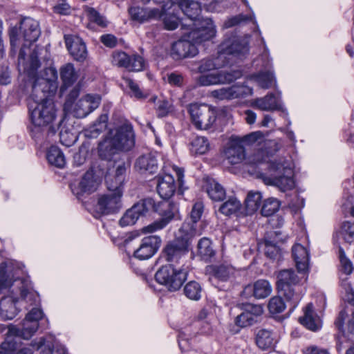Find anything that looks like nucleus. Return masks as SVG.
<instances>
[{
  "label": "nucleus",
  "mask_w": 354,
  "mask_h": 354,
  "mask_svg": "<svg viewBox=\"0 0 354 354\" xmlns=\"http://www.w3.org/2000/svg\"><path fill=\"white\" fill-rule=\"evenodd\" d=\"M268 134H246L241 143L232 144L225 151L231 164H237L245 159L243 145H252L254 153L250 158L249 162L257 164L268 162L270 174L260 175L263 181L268 185L276 187L283 192L292 190L295 187L294 179L295 165L291 158L283 162H271L270 158L283 147L281 141L266 138Z\"/></svg>",
  "instance_id": "obj_1"
},
{
  "label": "nucleus",
  "mask_w": 354,
  "mask_h": 354,
  "mask_svg": "<svg viewBox=\"0 0 354 354\" xmlns=\"http://www.w3.org/2000/svg\"><path fill=\"white\" fill-rule=\"evenodd\" d=\"M160 208L163 211L162 218L143 227L142 231L145 233H153L162 230L174 218L176 207L170 203H163L156 205L151 198L142 200L128 209L120 218V225L121 226L132 225L140 216H145L149 212H158Z\"/></svg>",
  "instance_id": "obj_2"
},
{
  "label": "nucleus",
  "mask_w": 354,
  "mask_h": 354,
  "mask_svg": "<svg viewBox=\"0 0 354 354\" xmlns=\"http://www.w3.org/2000/svg\"><path fill=\"white\" fill-rule=\"evenodd\" d=\"M308 277V272L292 268L280 270L277 274V288L282 292L292 310L299 304L304 294L303 285Z\"/></svg>",
  "instance_id": "obj_3"
},
{
  "label": "nucleus",
  "mask_w": 354,
  "mask_h": 354,
  "mask_svg": "<svg viewBox=\"0 0 354 354\" xmlns=\"http://www.w3.org/2000/svg\"><path fill=\"white\" fill-rule=\"evenodd\" d=\"M41 34L39 24L37 21L30 17L24 18L21 22L19 28L12 27L9 30L10 41L12 51L20 44L21 39L24 41L22 47L20 49L18 64H24L26 59V50H29V46L36 41Z\"/></svg>",
  "instance_id": "obj_4"
},
{
  "label": "nucleus",
  "mask_w": 354,
  "mask_h": 354,
  "mask_svg": "<svg viewBox=\"0 0 354 354\" xmlns=\"http://www.w3.org/2000/svg\"><path fill=\"white\" fill-rule=\"evenodd\" d=\"M187 230H190L187 224L181 226L176 238L168 242L162 250L163 258L173 266L180 263L188 253L189 246L193 237Z\"/></svg>",
  "instance_id": "obj_5"
},
{
  "label": "nucleus",
  "mask_w": 354,
  "mask_h": 354,
  "mask_svg": "<svg viewBox=\"0 0 354 354\" xmlns=\"http://www.w3.org/2000/svg\"><path fill=\"white\" fill-rule=\"evenodd\" d=\"M134 145V134H107L99 144V156L102 159L110 160L118 151H129Z\"/></svg>",
  "instance_id": "obj_6"
},
{
  "label": "nucleus",
  "mask_w": 354,
  "mask_h": 354,
  "mask_svg": "<svg viewBox=\"0 0 354 354\" xmlns=\"http://www.w3.org/2000/svg\"><path fill=\"white\" fill-rule=\"evenodd\" d=\"M187 277V270L176 269L172 264L162 266L155 274L156 281L164 285L169 291L179 290Z\"/></svg>",
  "instance_id": "obj_7"
},
{
  "label": "nucleus",
  "mask_w": 354,
  "mask_h": 354,
  "mask_svg": "<svg viewBox=\"0 0 354 354\" xmlns=\"http://www.w3.org/2000/svg\"><path fill=\"white\" fill-rule=\"evenodd\" d=\"M189 113L192 122L199 131L207 130L214 123L216 118V109L206 104H191Z\"/></svg>",
  "instance_id": "obj_8"
},
{
  "label": "nucleus",
  "mask_w": 354,
  "mask_h": 354,
  "mask_svg": "<svg viewBox=\"0 0 354 354\" xmlns=\"http://www.w3.org/2000/svg\"><path fill=\"white\" fill-rule=\"evenodd\" d=\"M183 28L190 30L185 37L195 44L208 41L216 35L215 26L209 18L198 19L193 24H183Z\"/></svg>",
  "instance_id": "obj_9"
},
{
  "label": "nucleus",
  "mask_w": 354,
  "mask_h": 354,
  "mask_svg": "<svg viewBox=\"0 0 354 354\" xmlns=\"http://www.w3.org/2000/svg\"><path fill=\"white\" fill-rule=\"evenodd\" d=\"M24 67V71L27 73L28 76L32 78H36V73L37 69L40 66V62L38 59V51L34 49L30 55L28 62L24 61V64H21L19 66ZM37 79H42L49 83V84H54L57 88V71L55 68L50 66L46 68L41 73L40 76H37Z\"/></svg>",
  "instance_id": "obj_10"
},
{
  "label": "nucleus",
  "mask_w": 354,
  "mask_h": 354,
  "mask_svg": "<svg viewBox=\"0 0 354 354\" xmlns=\"http://www.w3.org/2000/svg\"><path fill=\"white\" fill-rule=\"evenodd\" d=\"M29 111L31 122L36 127H45L49 124L55 115L53 102L29 104Z\"/></svg>",
  "instance_id": "obj_11"
},
{
  "label": "nucleus",
  "mask_w": 354,
  "mask_h": 354,
  "mask_svg": "<svg viewBox=\"0 0 354 354\" xmlns=\"http://www.w3.org/2000/svg\"><path fill=\"white\" fill-rule=\"evenodd\" d=\"M112 64L129 71L139 72L145 69V61L139 55H129L123 51H115L112 54Z\"/></svg>",
  "instance_id": "obj_12"
},
{
  "label": "nucleus",
  "mask_w": 354,
  "mask_h": 354,
  "mask_svg": "<svg viewBox=\"0 0 354 354\" xmlns=\"http://www.w3.org/2000/svg\"><path fill=\"white\" fill-rule=\"evenodd\" d=\"M57 88L54 84H49L48 82L42 79L35 78L32 86L30 104L44 103L52 102L51 97L55 94Z\"/></svg>",
  "instance_id": "obj_13"
},
{
  "label": "nucleus",
  "mask_w": 354,
  "mask_h": 354,
  "mask_svg": "<svg viewBox=\"0 0 354 354\" xmlns=\"http://www.w3.org/2000/svg\"><path fill=\"white\" fill-rule=\"evenodd\" d=\"M122 191H112L101 196L95 206L97 212L101 215L116 212L122 206Z\"/></svg>",
  "instance_id": "obj_14"
},
{
  "label": "nucleus",
  "mask_w": 354,
  "mask_h": 354,
  "mask_svg": "<svg viewBox=\"0 0 354 354\" xmlns=\"http://www.w3.org/2000/svg\"><path fill=\"white\" fill-rule=\"evenodd\" d=\"M250 36L233 35L225 42V48L223 54L232 55L236 57H241L249 52V41Z\"/></svg>",
  "instance_id": "obj_15"
},
{
  "label": "nucleus",
  "mask_w": 354,
  "mask_h": 354,
  "mask_svg": "<svg viewBox=\"0 0 354 354\" xmlns=\"http://www.w3.org/2000/svg\"><path fill=\"white\" fill-rule=\"evenodd\" d=\"M129 167L124 162L116 163L112 170L106 176V184L109 192L122 191L127 177V169Z\"/></svg>",
  "instance_id": "obj_16"
},
{
  "label": "nucleus",
  "mask_w": 354,
  "mask_h": 354,
  "mask_svg": "<svg viewBox=\"0 0 354 354\" xmlns=\"http://www.w3.org/2000/svg\"><path fill=\"white\" fill-rule=\"evenodd\" d=\"M186 36L174 42L171 48V57L176 60L185 58L193 57L198 53V48L196 44Z\"/></svg>",
  "instance_id": "obj_17"
},
{
  "label": "nucleus",
  "mask_w": 354,
  "mask_h": 354,
  "mask_svg": "<svg viewBox=\"0 0 354 354\" xmlns=\"http://www.w3.org/2000/svg\"><path fill=\"white\" fill-rule=\"evenodd\" d=\"M204 205L201 201L196 202L192 207L190 212V218L186 220L182 225L184 226L187 224L190 230H187L189 234H192V237L198 236L202 234L205 224L203 222H199L203 213Z\"/></svg>",
  "instance_id": "obj_18"
},
{
  "label": "nucleus",
  "mask_w": 354,
  "mask_h": 354,
  "mask_svg": "<svg viewBox=\"0 0 354 354\" xmlns=\"http://www.w3.org/2000/svg\"><path fill=\"white\" fill-rule=\"evenodd\" d=\"M100 100V95L88 94L75 102L71 112L76 118H84L98 107Z\"/></svg>",
  "instance_id": "obj_19"
},
{
  "label": "nucleus",
  "mask_w": 354,
  "mask_h": 354,
  "mask_svg": "<svg viewBox=\"0 0 354 354\" xmlns=\"http://www.w3.org/2000/svg\"><path fill=\"white\" fill-rule=\"evenodd\" d=\"M100 184L92 169L87 171L77 184L71 185L73 193L79 196L82 194H90L97 190Z\"/></svg>",
  "instance_id": "obj_20"
},
{
  "label": "nucleus",
  "mask_w": 354,
  "mask_h": 354,
  "mask_svg": "<svg viewBox=\"0 0 354 354\" xmlns=\"http://www.w3.org/2000/svg\"><path fill=\"white\" fill-rule=\"evenodd\" d=\"M161 239L158 236H149L142 239L140 247L134 251V257L140 260L151 257L158 250Z\"/></svg>",
  "instance_id": "obj_21"
},
{
  "label": "nucleus",
  "mask_w": 354,
  "mask_h": 354,
  "mask_svg": "<svg viewBox=\"0 0 354 354\" xmlns=\"http://www.w3.org/2000/svg\"><path fill=\"white\" fill-rule=\"evenodd\" d=\"M263 310L260 305L247 304L243 312L239 315L235 319V324L241 328L252 325L257 318L263 314Z\"/></svg>",
  "instance_id": "obj_22"
},
{
  "label": "nucleus",
  "mask_w": 354,
  "mask_h": 354,
  "mask_svg": "<svg viewBox=\"0 0 354 354\" xmlns=\"http://www.w3.org/2000/svg\"><path fill=\"white\" fill-rule=\"evenodd\" d=\"M272 291V288L268 281L259 279L252 285L246 286L242 292V295L245 298L253 296L256 299H260L268 297Z\"/></svg>",
  "instance_id": "obj_23"
},
{
  "label": "nucleus",
  "mask_w": 354,
  "mask_h": 354,
  "mask_svg": "<svg viewBox=\"0 0 354 354\" xmlns=\"http://www.w3.org/2000/svg\"><path fill=\"white\" fill-rule=\"evenodd\" d=\"M65 43L71 56L77 61H84L87 57V50L84 42L76 35L64 36Z\"/></svg>",
  "instance_id": "obj_24"
},
{
  "label": "nucleus",
  "mask_w": 354,
  "mask_h": 354,
  "mask_svg": "<svg viewBox=\"0 0 354 354\" xmlns=\"http://www.w3.org/2000/svg\"><path fill=\"white\" fill-rule=\"evenodd\" d=\"M176 7L180 9L187 17V19H182V26L183 24H193V23L196 22L198 19H203L199 17L201 6L198 2L189 0L180 1L176 3Z\"/></svg>",
  "instance_id": "obj_25"
},
{
  "label": "nucleus",
  "mask_w": 354,
  "mask_h": 354,
  "mask_svg": "<svg viewBox=\"0 0 354 354\" xmlns=\"http://www.w3.org/2000/svg\"><path fill=\"white\" fill-rule=\"evenodd\" d=\"M292 254L297 270H306L309 272L310 253L308 243L304 245L296 243L292 248Z\"/></svg>",
  "instance_id": "obj_26"
},
{
  "label": "nucleus",
  "mask_w": 354,
  "mask_h": 354,
  "mask_svg": "<svg viewBox=\"0 0 354 354\" xmlns=\"http://www.w3.org/2000/svg\"><path fill=\"white\" fill-rule=\"evenodd\" d=\"M129 12L131 19L139 23L158 19L162 14L159 8H144L140 7L131 8Z\"/></svg>",
  "instance_id": "obj_27"
},
{
  "label": "nucleus",
  "mask_w": 354,
  "mask_h": 354,
  "mask_svg": "<svg viewBox=\"0 0 354 354\" xmlns=\"http://www.w3.org/2000/svg\"><path fill=\"white\" fill-rule=\"evenodd\" d=\"M252 105L262 111H270L282 109L280 96L269 93L263 97L254 99Z\"/></svg>",
  "instance_id": "obj_28"
},
{
  "label": "nucleus",
  "mask_w": 354,
  "mask_h": 354,
  "mask_svg": "<svg viewBox=\"0 0 354 354\" xmlns=\"http://www.w3.org/2000/svg\"><path fill=\"white\" fill-rule=\"evenodd\" d=\"M176 8V3L171 0V1L163 4L160 9L162 13L160 18L162 17L165 28L169 30H175L180 22L179 18L174 13Z\"/></svg>",
  "instance_id": "obj_29"
},
{
  "label": "nucleus",
  "mask_w": 354,
  "mask_h": 354,
  "mask_svg": "<svg viewBox=\"0 0 354 354\" xmlns=\"http://www.w3.org/2000/svg\"><path fill=\"white\" fill-rule=\"evenodd\" d=\"M19 300L12 296H6L0 301V317L3 320L13 319L19 312Z\"/></svg>",
  "instance_id": "obj_30"
},
{
  "label": "nucleus",
  "mask_w": 354,
  "mask_h": 354,
  "mask_svg": "<svg viewBox=\"0 0 354 354\" xmlns=\"http://www.w3.org/2000/svg\"><path fill=\"white\" fill-rule=\"evenodd\" d=\"M38 327L39 324L37 322L25 317L20 327L10 326L8 329V333L11 335L19 336L24 339H28L37 331Z\"/></svg>",
  "instance_id": "obj_31"
},
{
  "label": "nucleus",
  "mask_w": 354,
  "mask_h": 354,
  "mask_svg": "<svg viewBox=\"0 0 354 354\" xmlns=\"http://www.w3.org/2000/svg\"><path fill=\"white\" fill-rule=\"evenodd\" d=\"M300 323L306 328L316 331L322 327L319 317L314 312L313 306L308 304L304 310V316L299 318Z\"/></svg>",
  "instance_id": "obj_32"
},
{
  "label": "nucleus",
  "mask_w": 354,
  "mask_h": 354,
  "mask_svg": "<svg viewBox=\"0 0 354 354\" xmlns=\"http://www.w3.org/2000/svg\"><path fill=\"white\" fill-rule=\"evenodd\" d=\"M157 192L162 198H169L176 191L174 178L171 175L166 174L157 180Z\"/></svg>",
  "instance_id": "obj_33"
},
{
  "label": "nucleus",
  "mask_w": 354,
  "mask_h": 354,
  "mask_svg": "<svg viewBox=\"0 0 354 354\" xmlns=\"http://www.w3.org/2000/svg\"><path fill=\"white\" fill-rule=\"evenodd\" d=\"M335 324L343 335H354V311L351 315L344 310L340 311Z\"/></svg>",
  "instance_id": "obj_34"
},
{
  "label": "nucleus",
  "mask_w": 354,
  "mask_h": 354,
  "mask_svg": "<svg viewBox=\"0 0 354 354\" xmlns=\"http://www.w3.org/2000/svg\"><path fill=\"white\" fill-rule=\"evenodd\" d=\"M277 342V336L272 330L261 329L256 335V344L262 350L274 348Z\"/></svg>",
  "instance_id": "obj_35"
},
{
  "label": "nucleus",
  "mask_w": 354,
  "mask_h": 354,
  "mask_svg": "<svg viewBox=\"0 0 354 354\" xmlns=\"http://www.w3.org/2000/svg\"><path fill=\"white\" fill-rule=\"evenodd\" d=\"M206 192L214 202L218 203L214 205L216 213H221V187L218 182L214 179L209 178L206 181Z\"/></svg>",
  "instance_id": "obj_36"
},
{
  "label": "nucleus",
  "mask_w": 354,
  "mask_h": 354,
  "mask_svg": "<svg viewBox=\"0 0 354 354\" xmlns=\"http://www.w3.org/2000/svg\"><path fill=\"white\" fill-rule=\"evenodd\" d=\"M135 167L141 172L154 173L158 168L157 160L151 153L144 154L136 160Z\"/></svg>",
  "instance_id": "obj_37"
},
{
  "label": "nucleus",
  "mask_w": 354,
  "mask_h": 354,
  "mask_svg": "<svg viewBox=\"0 0 354 354\" xmlns=\"http://www.w3.org/2000/svg\"><path fill=\"white\" fill-rule=\"evenodd\" d=\"M252 88L243 84L223 88V98L232 99L252 95Z\"/></svg>",
  "instance_id": "obj_38"
},
{
  "label": "nucleus",
  "mask_w": 354,
  "mask_h": 354,
  "mask_svg": "<svg viewBox=\"0 0 354 354\" xmlns=\"http://www.w3.org/2000/svg\"><path fill=\"white\" fill-rule=\"evenodd\" d=\"M48 163L57 168H63L66 165V159L63 152L57 147L51 146L46 153Z\"/></svg>",
  "instance_id": "obj_39"
},
{
  "label": "nucleus",
  "mask_w": 354,
  "mask_h": 354,
  "mask_svg": "<svg viewBox=\"0 0 354 354\" xmlns=\"http://www.w3.org/2000/svg\"><path fill=\"white\" fill-rule=\"evenodd\" d=\"M209 149V143L205 136H197L190 142L189 151L192 156L203 155Z\"/></svg>",
  "instance_id": "obj_40"
},
{
  "label": "nucleus",
  "mask_w": 354,
  "mask_h": 354,
  "mask_svg": "<svg viewBox=\"0 0 354 354\" xmlns=\"http://www.w3.org/2000/svg\"><path fill=\"white\" fill-rule=\"evenodd\" d=\"M60 77L65 86H69L75 82L78 78V74L73 64L68 63L60 68Z\"/></svg>",
  "instance_id": "obj_41"
},
{
  "label": "nucleus",
  "mask_w": 354,
  "mask_h": 354,
  "mask_svg": "<svg viewBox=\"0 0 354 354\" xmlns=\"http://www.w3.org/2000/svg\"><path fill=\"white\" fill-rule=\"evenodd\" d=\"M336 235L346 243H354V221H344Z\"/></svg>",
  "instance_id": "obj_42"
},
{
  "label": "nucleus",
  "mask_w": 354,
  "mask_h": 354,
  "mask_svg": "<svg viewBox=\"0 0 354 354\" xmlns=\"http://www.w3.org/2000/svg\"><path fill=\"white\" fill-rule=\"evenodd\" d=\"M262 195L259 192L250 191L245 201L246 214H252L259 207Z\"/></svg>",
  "instance_id": "obj_43"
},
{
  "label": "nucleus",
  "mask_w": 354,
  "mask_h": 354,
  "mask_svg": "<svg viewBox=\"0 0 354 354\" xmlns=\"http://www.w3.org/2000/svg\"><path fill=\"white\" fill-rule=\"evenodd\" d=\"M241 204L234 197H230L223 203V214L230 216H239L241 214Z\"/></svg>",
  "instance_id": "obj_44"
},
{
  "label": "nucleus",
  "mask_w": 354,
  "mask_h": 354,
  "mask_svg": "<svg viewBox=\"0 0 354 354\" xmlns=\"http://www.w3.org/2000/svg\"><path fill=\"white\" fill-rule=\"evenodd\" d=\"M205 274L207 276L208 280L212 286L220 290L221 266L219 263L207 266L205 268Z\"/></svg>",
  "instance_id": "obj_45"
},
{
  "label": "nucleus",
  "mask_w": 354,
  "mask_h": 354,
  "mask_svg": "<svg viewBox=\"0 0 354 354\" xmlns=\"http://www.w3.org/2000/svg\"><path fill=\"white\" fill-rule=\"evenodd\" d=\"M254 80L262 88L266 89L276 84L273 72L262 71L253 76Z\"/></svg>",
  "instance_id": "obj_46"
},
{
  "label": "nucleus",
  "mask_w": 354,
  "mask_h": 354,
  "mask_svg": "<svg viewBox=\"0 0 354 354\" xmlns=\"http://www.w3.org/2000/svg\"><path fill=\"white\" fill-rule=\"evenodd\" d=\"M55 343L53 338L50 337L48 339L42 337L38 341H32L31 344L36 349L41 350L40 354H53Z\"/></svg>",
  "instance_id": "obj_47"
},
{
  "label": "nucleus",
  "mask_w": 354,
  "mask_h": 354,
  "mask_svg": "<svg viewBox=\"0 0 354 354\" xmlns=\"http://www.w3.org/2000/svg\"><path fill=\"white\" fill-rule=\"evenodd\" d=\"M197 253L205 261L209 260L214 255V251L209 239L203 238L200 239L198 243Z\"/></svg>",
  "instance_id": "obj_48"
},
{
  "label": "nucleus",
  "mask_w": 354,
  "mask_h": 354,
  "mask_svg": "<svg viewBox=\"0 0 354 354\" xmlns=\"http://www.w3.org/2000/svg\"><path fill=\"white\" fill-rule=\"evenodd\" d=\"M221 67V59L219 56L203 59L198 67L200 73H205L213 70H219Z\"/></svg>",
  "instance_id": "obj_49"
},
{
  "label": "nucleus",
  "mask_w": 354,
  "mask_h": 354,
  "mask_svg": "<svg viewBox=\"0 0 354 354\" xmlns=\"http://www.w3.org/2000/svg\"><path fill=\"white\" fill-rule=\"evenodd\" d=\"M184 292L189 299L197 301L201 297V287L198 282L192 281L185 285Z\"/></svg>",
  "instance_id": "obj_50"
},
{
  "label": "nucleus",
  "mask_w": 354,
  "mask_h": 354,
  "mask_svg": "<svg viewBox=\"0 0 354 354\" xmlns=\"http://www.w3.org/2000/svg\"><path fill=\"white\" fill-rule=\"evenodd\" d=\"M280 207V202L275 198L266 199L261 209V214L264 216H270L276 213Z\"/></svg>",
  "instance_id": "obj_51"
},
{
  "label": "nucleus",
  "mask_w": 354,
  "mask_h": 354,
  "mask_svg": "<svg viewBox=\"0 0 354 354\" xmlns=\"http://www.w3.org/2000/svg\"><path fill=\"white\" fill-rule=\"evenodd\" d=\"M286 304L283 299L279 296L272 297L268 304L269 312L272 314H279L286 309Z\"/></svg>",
  "instance_id": "obj_52"
},
{
  "label": "nucleus",
  "mask_w": 354,
  "mask_h": 354,
  "mask_svg": "<svg viewBox=\"0 0 354 354\" xmlns=\"http://www.w3.org/2000/svg\"><path fill=\"white\" fill-rule=\"evenodd\" d=\"M248 21H254V24H257V21L254 19V15H245L240 14L227 19L225 21L224 26L225 28H230Z\"/></svg>",
  "instance_id": "obj_53"
},
{
  "label": "nucleus",
  "mask_w": 354,
  "mask_h": 354,
  "mask_svg": "<svg viewBox=\"0 0 354 354\" xmlns=\"http://www.w3.org/2000/svg\"><path fill=\"white\" fill-rule=\"evenodd\" d=\"M156 110L158 117L163 118L169 115L174 110L172 104L165 99L158 100L156 104Z\"/></svg>",
  "instance_id": "obj_54"
},
{
  "label": "nucleus",
  "mask_w": 354,
  "mask_h": 354,
  "mask_svg": "<svg viewBox=\"0 0 354 354\" xmlns=\"http://www.w3.org/2000/svg\"><path fill=\"white\" fill-rule=\"evenodd\" d=\"M221 82V75L219 71L216 73H210L206 75H201L198 78V82L201 86H209L220 84Z\"/></svg>",
  "instance_id": "obj_55"
},
{
  "label": "nucleus",
  "mask_w": 354,
  "mask_h": 354,
  "mask_svg": "<svg viewBox=\"0 0 354 354\" xmlns=\"http://www.w3.org/2000/svg\"><path fill=\"white\" fill-rule=\"evenodd\" d=\"M86 14L91 21L103 28L107 26V21L105 18L93 8H87Z\"/></svg>",
  "instance_id": "obj_56"
},
{
  "label": "nucleus",
  "mask_w": 354,
  "mask_h": 354,
  "mask_svg": "<svg viewBox=\"0 0 354 354\" xmlns=\"http://www.w3.org/2000/svg\"><path fill=\"white\" fill-rule=\"evenodd\" d=\"M80 95V88L77 86L74 87L68 95L64 105V110L66 112H71L73 106L75 104V100Z\"/></svg>",
  "instance_id": "obj_57"
},
{
  "label": "nucleus",
  "mask_w": 354,
  "mask_h": 354,
  "mask_svg": "<svg viewBox=\"0 0 354 354\" xmlns=\"http://www.w3.org/2000/svg\"><path fill=\"white\" fill-rule=\"evenodd\" d=\"M124 81L135 97L138 99H142L147 97V95L142 92L138 84L136 83L133 80L125 78Z\"/></svg>",
  "instance_id": "obj_58"
},
{
  "label": "nucleus",
  "mask_w": 354,
  "mask_h": 354,
  "mask_svg": "<svg viewBox=\"0 0 354 354\" xmlns=\"http://www.w3.org/2000/svg\"><path fill=\"white\" fill-rule=\"evenodd\" d=\"M339 259L342 272L346 274H350L353 270L352 262L345 256L344 251L339 250Z\"/></svg>",
  "instance_id": "obj_59"
},
{
  "label": "nucleus",
  "mask_w": 354,
  "mask_h": 354,
  "mask_svg": "<svg viewBox=\"0 0 354 354\" xmlns=\"http://www.w3.org/2000/svg\"><path fill=\"white\" fill-rule=\"evenodd\" d=\"M21 297L23 299L30 304L36 303L38 299V295L32 292L27 285L22 286L21 289Z\"/></svg>",
  "instance_id": "obj_60"
},
{
  "label": "nucleus",
  "mask_w": 354,
  "mask_h": 354,
  "mask_svg": "<svg viewBox=\"0 0 354 354\" xmlns=\"http://www.w3.org/2000/svg\"><path fill=\"white\" fill-rule=\"evenodd\" d=\"M60 143L69 147L73 145L77 140V134H58Z\"/></svg>",
  "instance_id": "obj_61"
},
{
  "label": "nucleus",
  "mask_w": 354,
  "mask_h": 354,
  "mask_svg": "<svg viewBox=\"0 0 354 354\" xmlns=\"http://www.w3.org/2000/svg\"><path fill=\"white\" fill-rule=\"evenodd\" d=\"M108 116L106 114L101 115L98 120L94 124L95 128L91 133H101L105 131L106 128Z\"/></svg>",
  "instance_id": "obj_62"
},
{
  "label": "nucleus",
  "mask_w": 354,
  "mask_h": 354,
  "mask_svg": "<svg viewBox=\"0 0 354 354\" xmlns=\"http://www.w3.org/2000/svg\"><path fill=\"white\" fill-rule=\"evenodd\" d=\"M100 41L104 46L109 48H114L118 43L117 38L111 34L102 35Z\"/></svg>",
  "instance_id": "obj_63"
},
{
  "label": "nucleus",
  "mask_w": 354,
  "mask_h": 354,
  "mask_svg": "<svg viewBox=\"0 0 354 354\" xmlns=\"http://www.w3.org/2000/svg\"><path fill=\"white\" fill-rule=\"evenodd\" d=\"M303 352L304 354H330L327 349L315 345L306 347Z\"/></svg>",
  "instance_id": "obj_64"
}]
</instances>
